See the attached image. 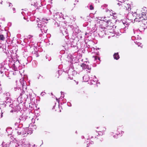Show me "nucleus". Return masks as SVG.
Here are the masks:
<instances>
[{
	"instance_id": "f257e3e1",
	"label": "nucleus",
	"mask_w": 147,
	"mask_h": 147,
	"mask_svg": "<svg viewBox=\"0 0 147 147\" xmlns=\"http://www.w3.org/2000/svg\"><path fill=\"white\" fill-rule=\"evenodd\" d=\"M106 19V18H104V20L107 23V26H109V27H113L114 26L116 22L115 20L113 19Z\"/></svg>"
},
{
	"instance_id": "f03ea898",
	"label": "nucleus",
	"mask_w": 147,
	"mask_h": 147,
	"mask_svg": "<svg viewBox=\"0 0 147 147\" xmlns=\"http://www.w3.org/2000/svg\"><path fill=\"white\" fill-rule=\"evenodd\" d=\"M124 3L121 2H119L117 4V7L119 9H121L122 8H124Z\"/></svg>"
},
{
	"instance_id": "7ed1b4c3",
	"label": "nucleus",
	"mask_w": 147,
	"mask_h": 147,
	"mask_svg": "<svg viewBox=\"0 0 147 147\" xmlns=\"http://www.w3.org/2000/svg\"><path fill=\"white\" fill-rule=\"evenodd\" d=\"M82 67L83 69H87L88 70H90L91 69V67L88 65H86V64H82Z\"/></svg>"
},
{
	"instance_id": "20e7f679",
	"label": "nucleus",
	"mask_w": 147,
	"mask_h": 147,
	"mask_svg": "<svg viewBox=\"0 0 147 147\" xmlns=\"http://www.w3.org/2000/svg\"><path fill=\"white\" fill-rule=\"evenodd\" d=\"M76 4V1H75V3H74L73 4H71L69 6L70 9L71 10H73V9L75 7V6Z\"/></svg>"
},
{
	"instance_id": "39448f33",
	"label": "nucleus",
	"mask_w": 147,
	"mask_h": 147,
	"mask_svg": "<svg viewBox=\"0 0 147 147\" xmlns=\"http://www.w3.org/2000/svg\"><path fill=\"white\" fill-rule=\"evenodd\" d=\"M59 71H57L53 75V77L54 79H57L59 78Z\"/></svg>"
},
{
	"instance_id": "423d86ee",
	"label": "nucleus",
	"mask_w": 147,
	"mask_h": 147,
	"mask_svg": "<svg viewBox=\"0 0 147 147\" xmlns=\"http://www.w3.org/2000/svg\"><path fill=\"white\" fill-rule=\"evenodd\" d=\"M113 56L114 59L116 60H118L119 58V56L118 53H115Z\"/></svg>"
},
{
	"instance_id": "0eeeda50",
	"label": "nucleus",
	"mask_w": 147,
	"mask_h": 147,
	"mask_svg": "<svg viewBox=\"0 0 147 147\" xmlns=\"http://www.w3.org/2000/svg\"><path fill=\"white\" fill-rule=\"evenodd\" d=\"M31 1H32V2H31V4L32 5H35V3H36V0H29Z\"/></svg>"
},
{
	"instance_id": "6e6552de",
	"label": "nucleus",
	"mask_w": 147,
	"mask_h": 147,
	"mask_svg": "<svg viewBox=\"0 0 147 147\" xmlns=\"http://www.w3.org/2000/svg\"><path fill=\"white\" fill-rule=\"evenodd\" d=\"M5 39L3 35L2 34L0 35V39L2 40H4Z\"/></svg>"
},
{
	"instance_id": "1a4fd4ad",
	"label": "nucleus",
	"mask_w": 147,
	"mask_h": 147,
	"mask_svg": "<svg viewBox=\"0 0 147 147\" xmlns=\"http://www.w3.org/2000/svg\"><path fill=\"white\" fill-rule=\"evenodd\" d=\"M92 58L94 59L95 60H97V59H98L99 60H100V58L97 56H93L92 57Z\"/></svg>"
},
{
	"instance_id": "9d476101",
	"label": "nucleus",
	"mask_w": 147,
	"mask_h": 147,
	"mask_svg": "<svg viewBox=\"0 0 147 147\" xmlns=\"http://www.w3.org/2000/svg\"><path fill=\"white\" fill-rule=\"evenodd\" d=\"M16 9L14 7H13L11 11L12 13H14L16 12Z\"/></svg>"
},
{
	"instance_id": "9b49d317",
	"label": "nucleus",
	"mask_w": 147,
	"mask_h": 147,
	"mask_svg": "<svg viewBox=\"0 0 147 147\" xmlns=\"http://www.w3.org/2000/svg\"><path fill=\"white\" fill-rule=\"evenodd\" d=\"M144 17L147 18V15L145 14V13H144V14H143L142 16V18H143L144 19H145V18H144Z\"/></svg>"
},
{
	"instance_id": "f8f14e48",
	"label": "nucleus",
	"mask_w": 147,
	"mask_h": 147,
	"mask_svg": "<svg viewBox=\"0 0 147 147\" xmlns=\"http://www.w3.org/2000/svg\"><path fill=\"white\" fill-rule=\"evenodd\" d=\"M116 14L115 13L113 14V17L114 18H112V19H113L114 20H115L116 18H117V16L116 15Z\"/></svg>"
},
{
	"instance_id": "ddd939ff",
	"label": "nucleus",
	"mask_w": 147,
	"mask_h": 147,
	"mask_svg": "<svg viewBox=\"0 0 147 147\" xmlns=\"http://www.w3.org/2000/svg\"><path fill=\"white\" fill-rule=\"evenodd\" d=\"M90 9L91 10H93L94 9V7H93V6L92 5H91L90 6Z\"/></svg>"
},
{
	"instance_id": "4468645a",
	"label": "nucleus",
	"mask_w": 147,
	"mask_h": 147,
	"mask_svg": "<svg viewBox=\"0 0 147 147\" xmlns=\"http://www.w3.org/2000/svg\"><path fill=\"white\" fill-rule=\"evenodd\" d=\"M97 131L98 132H102L103 130L101 128H100V130H98ZM103 131H105V130H104Z\"/></svg>"
},
{
	"instance_id": "2eb2a0df",
	"label": "nucleus",
	"mask_w": 147,
	"mask_h": 147,
	"mask_svg": "<svg viewBox=\"0 0 147 147\" xmlns=\"http://www.w3.org/2000/svg\"><path fill=\"white\" fill-rule=\"evenodd\" d=\"M28 22V20H24V24H26V23H27Z\"/></svg>"
},
{
	"instance_id": "dca6fc26",
	"label": "nucleus",
	"mask_w": 147,
	"mask_h": 147,
	"mask_svg": "<svg viewBox=\"0 0 147 147\" xmlns=\"http://www.w3.org/2000/svg\"><path fill=\"white\" fill-rule=\"evenodd\" d=\"M32 36H32L29 35L28 36V38L30 39L31 38Z\"/></svg>"
},
{
	"instance_id": "f3484780",
	"label": "nucleus",
	"mask_w": 147,
	"mask_h": 147,
	"mask_svg": "<svg viewBox=\"0 0 147 147\" xmlns=\"http://www.w3.org/2000/svg\"><path fill=\"white\" fill-rule=\"evenodd\" d=\"M2 116V113H0V118Z\"/></svg>"
},
{
	"instance_id": "a211bd4d",
	"label": "nucleus",
	"mask_w": 147,
	"mask_h": 147,
	"mask_svg": "<svg viewBox=\"0 0 147 147\" xmlns=\"http://www.w3.org/2000/svg\"><path fill=\"white\" fill-rule=\"evenodd\" d=\"M9 6H10L11 5H12V4L10 3H9Z\"/></svg>"
},
{
	"instance_id": "6ab92c4d",
	"label": "nucleus",
	"mask_w": 147,
	"mask_h": 147,
	"mask_svg": "<svg viewBox=\"0 0 147 147\" xmlns=\"http://www.w3.org/2000/svg\"><path fill=\"white\" fill-rule=\"evenodd\" d=\"M2 3H3V1H1V4H2Z\"/></svg>"
},
{
	"instance_id": "aec40b11",
	"label": "nucleus",
	"mask_w": 147,
	"mask_h": 147,
	"mask_svg": "<svg viewBox=\"0 0 147 147\" xmlns=\"http://www.w3.org/2000/svg\"><path fill=\"white\" fill-rule=\"evenodd\" d=\"M103 128H104V129H105V130H106V128H105V127H103Z\"/></svg>"
},
{
	"instance_id": "412c9836",
	"label": "nucleus",
	"mask_w": 147,
	"mask_h": 147,
	"mask_svg": "<svg viewBox=\"0 0 147 147\" xmlns=\"http://www.w3.org/2000/svg\"><path fill=\"white\" fill-rule=\"evenodd\" d=\"M24 18L25 19V18L24 17Z\"/></svg>"
},
{
	"instance_id": "4be33fe9",
	"label": "nucleus",
	"mask_w": 147,
	"mask_h": 147,
	"mask_svg": "<svg viewBox=\"0 0 147 147\" xmlns=\"http://www.w3.org/2000/svg\"><path fill=\"white\" fill-rule=\"evenodd\" d=\"M88 72H90V71H88Z\"/></svg>"
}]
</instances>
